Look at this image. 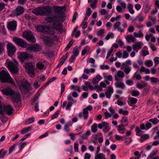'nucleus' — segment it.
Listing matches in <instances>:
<instances>
[{"instance_id":"nucleus-1","label":"nucleus","mask_w":159,"mask_h":159,"mask_svg":"<svg viewBox=\"0 0 159 159\" xmlns=\"http://www.w3.org/2000/svg\"><path fill=\"white\" fill-rule=\"evenodd\" d=\"M2 92L3 94L8 96L15 104H16L20 100V93L15 92L11 87L4 88L2 90Z\"/></svg>"},{"instance_id":"nucleus-2","label":"nucleus","mask_w":159,"mask_h":159,"mask_svg":"<svg viewBox=\"0 0 159 159\" xmlns=\"http://www.w3.org/2000/svg\"><path fill=\"white\" fill-rule=\"evenodd\" d=\"M51 12V9L48 6L38 7L33 9L32 11L33 13L41 16H49L50 15Z\"/></svg>"},{"instance_id":"nucleus-3","label":"nucleus","mask_w":159,"mask_h":159,"mask_svg":"<svg viewBox=\"0 0 159 159\" xmlns=\"http://www.w3.org/2000/svg\"><path fill=\"white\" fill-rule=\"evenodd\" d=\"M38 28L39 29V30L40 31L45 33V34H48L53 35L51 38H52L54 41L58 40V37L57 35H54L55 33V30L54 29L50 28L49 27H43L42 26H39L38 27Z\"/></svg>"},{"instance_id":"nucleus-4","label":"nucleus","mask_w":159,"mask_h":159,"mask_svg":"<svg viewBox=\"0 0 159 159\" xmlns=\"http://www.w3.org/2000/svg\"><path fill=\"white\" fill-rule=\"evenodd\" d=\"M0 80L1 82L8 83L12 84H14L9 73L3 70L0 72Z\"/></svg>"},{"instance_id":"nucleus-5","label":"nucleus","mask_w":159,"mask_h":159,"mask_svg":"<svg viewBox=\"0 0 159 159\" xmlns=\"http://www.w3.org/2000/svg\"><path fill=\"white\" fill-rule=\"evenodd\" d=\"M6 64L10 71L12 73L17 74L19 71L18 64L16 61H11L7 60Z\"/></svg>"},{"instance_id":"nucleus-6","label":"nucleus","mask_w":159,"mask_h":159,"mask_svg":"<svg viewBox=\"0 0 159 159\" xmlns=\"http://www.w3.org/2000/svg\"><path fill=\"white\" fill-rule=\"evenodd\" d=\"M16 80L20 89H23L25 92L30 90V85L26 80L23 79L17 80L16 79Z\"/></svg>"},{"instance_id":"nucleus-7","label":"nucleus","mask_w":159,"mask_h":159,"mask_svg":"<svg viewBox=\"0 0 159 159\" xmlns=\"http://www.w3.org/2000/svg\"><path fill=\"white\" fill-rule=\"evenodd\" d=\"M23 36L28 41L32 43H35L36 39L30 31L26 30L23 33Z\"/></svg>"},{"instance_id":"nucleus-8","label":"nucleus","mask_w":159,"mask_h":159,"mask_svg":"<svg viewBox=\"0 0 159 159\" xmlns=\"http://www.w3.org/2000/svg\"><path fill=\"white\" fill-rule=\"evenodd\" d=\"M7 49L8 55L10 57L14 54L16 50L15 46L11 43H8L7 44Z\"/></svg>"},{"instance_id":"nucleus-9","label":"nucleus","mask_w":159,"mask_h":159,"mask_svg":"<svg viewBox=\"0 0 159 159\" xmlns=\"http://www.w3.org/2000/svg\"><path fill=\"white\" fill-rule=\"evenodd\" d=\"M13 40L16 44L21 47L25 48L27 46V43L26 42L19 38L17 37H13Z\"/></svg>"},{"instance_id":"nucleus-10","label":"nucleus","mask_w":159,"mask_h":159,"mask_svg":"<svg viewBox=\"0 0 159 159\" xmlns=\"http://www.w3.org/2000/svg\"><path fill=\"white\" fill-rule=\"evenodd\" d=\"M18 58L20 62H23L31 59L32 56L26 53L23 52L20 54Z\"/></svg>"},{"instance_id":"nucleus-11","label":"nucleus","mask_w":159,"mask_h":159,"mask_svg":"<svg viewBox=\"0 0 159 159\" xmlns=\"http://www.w3.org/2000/svg\"><path fill=\"white\" fill-rule=\"evenodd\" d=\"M42 48L39 44H35L28 47L26 49L30 51L33 52H39Z\"/></svg>"},{"instance_id":"nucleus-12","label":"nucleus","mask_w":159,"mask_h":159,"mask_svg":"<svg viewBox=\"0 0 159 159\" xmlns=\"http://www.w3.org/2000/svg\"><path fill=\"white\" fill-rule=\"evenodd\" d=\"M117 2L120 3V5L117 6L116 9L117 11L119 12H121L122 10H124L126 7V4L125 2L122 0H117Z\"/></svg>"},{"instance_id":"nucleus-13","label":"nucleus","mask_w":159,"mask_h":159,"mask_svg":"<svg viewBox=\"0 0 159 159\" xmlns=\"http://www.w3.org/2000/svg\"><path fill=\"white\" fill-rule=\"evenodd\" d=\"M17 26V22L13 20L9 21L8 23L7 27L9 30L13 31L15 30Z\"/></svg>"},{"instance_id":"nucleus-14","label":"nucleus","mask_w":159,"mask_h":159,"mask_svg":"<svg viewBox=\"0 0 159 159\" xmlns=\"http://www.w3.org/2000/svg\"><path fill=\"white\" fill-rule=\"evenodd\" d=\"M53 9L55 12L57 13H62L66 11V7L65 6L59 7L55 6H54Z\"/></svg>"},{"instance_id":"nucleus-15","label":"nucleus","mask_w":159,"mask_h":159,"mask_svg":"<svg viewBox=\"0 0 159 159\" xmlns=\"http://www.w3.org/2000/svg\"><path fill=\"white\" fill-rule=\"evenodd\" d=\"M4 111L6 112L8 115H11L14 110L11 106L10 105H7L3 107Z\"/></svg>"},{"instance_id":"nucleus-16","label":"nucleus","mask_w":159,"mask_h":159,"mask_svg":"<svg viewBox=\"0 0 159 159\" xmlns=\"http://www.w3.org/2000/svg\"><path fill=\"white\" fill-rule=\"evenodd\" d=\"M59 18L60 17L59 16H53V19L54 27H55L57 30L60 31L62 29L61 24L60 23H58L57 26L55 25V22H59Z\"/></svg>"},{"instance_id":"nucleus-17","label":"nucleus","mask_w":159,"mask_h":159,"mask_svg":"<svg viewBox=\"0 0 159 159\" xmlns=\"http://www.w3.org/2000/svg\"><path fill=\"white\" fill-rule=\"evenodd\" d=\"M124 76V72L120 70H119L114 76L115 80L116 81H119L120 80L119 78H122Z\"/></svg>"},{"instance_id":"nucleus-18","label":"nucleus","mask_w":159,"mask_h":159,"mask_svg":"<svg viewBox=\"0 0 159 159\" xmlns=\"http://www.w3.org/2000/svg\"><path fill=\"white\" fill-rule=\"evenodd\" d=\"M113 92V88L111 86H108V91L105 93L106 97L109 99H110Z\"/></svg>"},{"instance_id":"nucleus-19","label":"nucleus","mask_w":159,"mask_h":159,"mask_svg":"<svg viewBox=\"0 0 159 159\" xmlns=\"http://www.w3.org/2000/svg\"><path fill=\"white\" fill-rule=\"evenodd\" d=\"M125 38L127 41L128 43L130 42H134L137 41L135 37L134 36H133L132 34L125 35Z\"/></svg>"},{"instance_id":"nucleus-20","label":"nucleus","mask_w":159,"mask_h":159,"mask_svg":"<svg viewBox=\"0 0 159 159\" xmlns=\"http://www.w3.org/2000/svg\"><path fill=\"white\" fill-rule=\"evenodd\" d=\"M115 85L116 88L120 89L122 90L124 89L125 88V84L121 81H117L115 84Z\"/></svg>"},{"instance_id":"nucleus-21","label":"nucleus","mask_w":159,"mask_h":159,"mask_svg":"<svg viewBox=\"0 0 159 159\" xmlns=\"http://www.w3.org/2000/svg\"><path fill=\"white\" fill-rule=\"evenodd\" d=\"M15 12L16 16H19L24 12V9L21 6H19L16 9Z\"/></svg>"},{"instance_id":"nucleus-22","label":"nucleus","mask_w":159,"mask_h":159,"mask_svg":"<svg viewBox=\"0 0 159 159\" xmlns=\"http://www.w3.org/2000/svg\"><path fill=\"white\" fill-rule=\"evenodd\" d=\"M43 39L44 41L49 46H51V44L54 43V41L52 39V38L51 37H44Z\"/></svg>"},{"instance_id":"nucleus-23","label":"nucleus","mask_w":159,"mask_h":159,"mask_svg":"<svg viewBox=\"0 0 159 159\" xmlns=\"http://www.w3.org/2000/svg\"><path fill=\"white\" fill-rule=\"evenodd\" d=\"M121 24L120 21H118L115 23L114 25V28L115 30L117 29L118 31L122 32H124V29H122L120 27V26Z\"/></svg>"},{"instance_id":"nucleus-24","label":"nucleus","mask_w":159,"mask_h":159,"mask_svg":"<svg viewBox=\"0 0 159 159\" xmlns=\"http://www.w3.org/2000/svg\"><path fill=\"white\" fill-rule=\"evenodd\" d=\"M68 57V53H66L65 55L62 56L60 60V62L57 66H61L64 63Z\"/></svg>"},{"instance_id":"nucleus-25","label":"nucleus","mask_w":159,"mask_h":159,"mask_svg":"<svg viewBox=\"0 0 159 159\" xmlns=\"http://www.w3.org/2000/svg\"><path fill=\"white\" fill-rule=\"evenodd\" d=\"M124 126L121 125H119L117 127V130L118 132L121 134H123L124 133L125 131V129Z\"/></svg>"},{"instance_id":"nucleus-26","label":"nucleus","mask_w":159,"mask_h":159,"mask_svg":"<svg viewBox=\"0 0 159 159\" xmlns=\"http://www.w3.org/2000/svg\"><path fill=\"white\" fill-rule=\"evenodd\" d=\"M95 159H107L105 155L103 153L95 154Z\"/></svg>"},{"instance_id":"nucleus-27","label":"nucleus","mask_w":159,"mask_h":159,"mask_svg":"<svg viewBox=\"0 0 159 159\" xmlns=\"http://www.w3.org/2000/svg\"><path fill=\"white\" fill-rule=\"evenodd\" d=\"M141 43V42H136L135 44H133L132 46L133 49L135 50L136 48L140 49L142 47Z\"/></svg>"},{"instance_id":"nucleus-28","label":"nucleus","mask_w":159,"mask_h":159,"mask_svg":"<svg viewBox=\"0 0 159 159\" xmlns=\"http://www.w3.org/2000/svg\"><path fill=\"white\" fill-rule=\"evenodd\" d=\"M128 124V122L127 118L125 116L123 117L121 121V124L120 125L125 126L127 125Z\"/></svg>"},{"instance_id":"nucleus-29","label":"nucleus","mask_w":159,"mask_h":159,"mask_svg":"<svg viewBox=\"0 0 159 159\" xmlns=\"http://www.w3.org/2000/svg\"><path fill=\"white\" fill-rule=\"evenodd\" d=\"M25 68L29 70H33L34 69V66L32 63L30 62L26 63L25 66Z\"/></svg>"},{"instance_id":"nucleus-30","label":"nucleus","mask_w":159,"mask_h":159,"mask_svg":"<svg viewBox=\"0 0 159 159\" xmlns=\"http://www.w3.org/2000/svg\"><path fill=\"white\" fill-rule=\"evenodd\" d=\"M102 79V77L99 75H97L93 79L92 82L93 84H96Z\"/></svg>"},{"instance_id":"nucleus-31","label":"nucleus","mask_w":159,"mask_h":159,"mask_svg":"<svg viewBox=\"0 0 159 159\" xmlns=\"http://www.w3.org/2000/svg\"><path fill=\"white\" fill-rule=\"evenodd\" d=\"M36 66L38 69L41 70L45 69L44 65L41 61H39L36 64Z\"/></svg>"},{"instance_id":"nucleus-32","label":"nucleus","mask_w":159,"mask_h":159,"mask_svg":"<svg viewBox=\"0 0 159 159\" xmlns=\"http://www.w3.org/2000/svg\"><path fill=\"white\" fill-rule=\"evenodd\" d=\"M157 152V149H155L151 152V153L148 156L147 159H150L156 155Z\"/></svg>"},{"instance_id":"nucleus-33","label":"nucleus","mask_w":159,"mask_h":159,"mask_svg":"<svg viewBox=\"0 0 159 159\" xmlns=\"http://www.w3.org/2000/svg\"><path fill=\"white\" fill-rule=\"evenodd\" d=\"M133 34L134 36L136 38H141L143 36V34L141 30H140L138 33L134 32L133 33Z\"/></svg>"},{"instance_id":"nucleus-34","label":"nucleus","mask_w":159,"mask_h":159,"mask_svg":"<svg viewBox=\"0 0 159 159\" xmlns=\"http://www.w3.org/2000/svg\"><path fill=\"white\" fill-rule=\"evenodd\" d=\"M32 129V127L31 126L24 128L21 130V133L23 134H25Z\"/></svg>"},{"instance_id":"nucleus-35","label":"nucleus","mask_w":159,"mask_h":159,"mask_svg":"<svg viewBox=\"0 0 159 159\" xmlns=\"http://www.w3.org/2000/svg\"><path fill=\"white\" fill-rule=\"evenodd\" d=\"M133 77L134 79H136V80H139L142 79L140 73L138 72H136L134 74Z\"/></svg>"},{"instance_id":"nucleus-36","label":"nucleus","mask_w":159,"mask_h":159,"mask_svg":"<svg viewBox=\"0 0 159 159\" xmlns=\"http://www.w3.org/2000/svg\"><path fill=\"white\" fill-rule=\"evenodd\" d=\"M7 152V151L3 149L0 150V158H3Z\"/></svg>"},{"instance_id":"nucleus-37","label":"nucleus","mask_w":159,"mask_h":159,"mask_svg":"<svg viewBox=\"0 0 159 159\" xmlns=\"http://www.w3.org/2000/svg\"><path fill=\"white\" fill-rule=\"evenodd\" d=\"M90 48L88 46L85 47L83 50L81 52V55L82 56H84L87 52H89Z\"/></svg>"},{"instance_id":"nucleus-38","label":"nucleus","mask_w":159,"mask_h":159,"mask_svg":"<svg viewBox=\"0 0 159 159\" xmlns=\"http://www.w3.org/2000/svg\"><path fill=\"white\" fill-rule=\"evenodd\" d=\"M5 43L3 42H0V55L4 52V46Z\"/></svg>"},{"instance_id":"nucleus-39","label":"nucleus","mask_w":159,"mask_h":159,"mask_svg":"<svg viewBox=\"0 0 159 159\" xmlns=\"http://www.w3.org/2000/svg\"><path fill=\"white\" fill-rule=\"evenodd\" d=\"M91 130L94 133H96L97 131V125L96 123L94 124L91 127Z\"/></svg>"},{"instance_id":"nucleus-40","label":"nucleus","mask_w":159,"mask_h":159,"mask_svg":"<svg viewBox=\"0 0 159 159\" xmlns=\"http://www.w3.org/2000/svg\"><path fill=\"white\" fill-rule=\"evenodd\" d=\"M88 111L83 109V118L84 120H86L89 117Z\"/></svg>"},{"instance_id":"nucleus-41","label":"nucleus","mask_w":159,"mask_h":159,"mask_svg":"<svg viewBox=\"0 0 159 159\" xmlns=\"http://www.w3.org/2000/svg\"><path fill=\"white\" fill-rule=\"evenodd\" d=\"M114 37V34L112 32L109 33L105 37V39L107 40H109L110 38L113 39Z\"/></svg>"},{"instance_id":"nucleus-42","label":"nucleus","mask_w":159,"mask_h":159,"mask_svg":"<svg viewBox=\"0 0 159 159\" xmlns=\"http://www.w3.org/2000/svg\"><path fill=\"white\" fill-rule=\"evenodd\" d=\"M129 99L130 102V103L132 104H135L137 101V100L136 98L130 97L129 98Z\"/></svg>"},{"instance_id":"nucleus-43","label":"nucleus","mask_w":159,"mask_h":159,"mask_svg":"<svg viewBox=\"0 0 159 159\" xmlns=\"http://www.w3.org/2000/svg\"><path fill=\"white\" fill-rule=\"evenodd\" d=\"M73 55L75 57H77L79 55L78 48L77 47H75L73 49Z\"/></svg>"},{"instance_id":"nucleus-44","label":"nucleus","mask_w":159,"mask_h":159,"mask_svg":"<svg viewBox=\"0 0 159 159\" xmlns=\"http://www.w3.org/2000/svg\"><path fill=\"white\" fill-rule=\"evenodd\" d=\"M98 0H93L91 3L90 6L93 9H94L96 8Z\"/></svg>"},{"instance_id":"nucleus-45","label":"nucleus","mask_w":159,"mask_h":159,"mask_svg":"<svg viewBox=\"0 0 159 159\" xmlns=\"http://www.w3.org/2000/svg\"><path fill=\"white\" fill-rule=\"evenodd\" d=\"M110 129L109 124L107 123V125H105L103 128V131L105 133H107L109 131Z\"/></svg>"},{"instance_id":"nucleus-46","label":"nucleus","mask_w":159,"mask_h":159,"mask_svg":"<svg viewBox=\"0 0 159 159\" xmlns=\"http://www.w3.org/2000/svg\"><path fill=\"white\" fill-rule=\"evenodd\" d=\"M149 121L152 122L153 125H156L159 121V120L157 118L154 117L150 119Z\"/></svg>"},{"instance_id":"nucleus-47","label":"nucleus","mask_w":159,"mask_h":159,"mask_svg":"<svg viewBox=\"0 0 159 159\" xmlns=\"http://www.w3.org/2000/svg\"><path fill=\"white\" fill-rule=\"evenodd\" d=\"M145 65L148 67H150L153 65V62L151 60H148L145 63Z\"/></svg>"},{"instance_id":"nucleus-48","label":"nucleus","mask_w":159,"mask_h":159,"mask_svg":"<svg viewBox=\"0 0 159 159\" xmlns=\"http://www.w3.org/2000/svg\"><path fill=\"white\" fill-rule=\"evenodd\" d=\"M147 85L145 83H143V84H136V87L139 89H141L144 87H145Z\"/></svg>"},{"instance_id":"nucleus-49","label":"nucleus","mask_w":159,"mask_h":159,"mask_svg":"<svg viewBox=\"0 0 159 159\" xmlns=\"http://www.w3.org/2000/svg\"><path fill=\"white\" fill-rule=\"evenodd\" d=\"M18 145L17 143L14 144L13 145L11 146L9 148V153H11L14 150L15 148Z\"/></svg>"},{"instance_id":"nucleus-50","label":"nucleus","mask_w":159,"mask_h":159,"mask_svg":"<svg viewBox=\"0 0 159 159\" xmlns=\"http://www.w3.org/2000/svg\"><path fill=\"white\" fill-rule=\"evenodd\" d=\"M60 111L59 110H57L55 112L54 114L51 117L52 120H53L55 118H57L59 114Z\"/></svg>"},{"instance_id":"nucleus-51","label":"nucleus","mask_w":159,"mask_h":159,"mask_svg":"<svg viewBox=\"0 0 159 159\" xmlns=\"http://www.w3.org/2000/svg\"><path fill=\"white\" fill-rule=\"evenodd\" d=\"M139 94V92L137 90H133L132 91L131 95L133 96L137 97Z\"/></svg>"},{"instance_id":"nucleus-52","label":"nucleus","mask_w":159,"mask_h":159,"mask_svg":"<svg viewBox=\"0 0 159 159\" xmlns=\"http://www.w3.org/2000/svg\"><path fill=\"white\" fill-rule=\"evenodd\" d=\"M105 125H107V122H103L100 123H99L98 125V127L100 129H102L103 128H104Z\"/></svg>"},{"instance_id":"nucleus-53","label":"nucleus","mask_w":159,"mask_h":159,"mask_svg":"<svg viewBox=\"0 0 159 159\" xmlns=\"http://www.w3.org/2000/svg\"><path fill=\"white\" fill-rule=\"evenodd\" d=\"M131 71V68L130 67L128 66H126L124 70V72L125 74L127 75L129 74Z\"/></svg>"},{"instance_id":"nucleus-54","label":"nucleus","mask_w":159,"mask_h":159,"mask_svg":"<svg viewBox=\"0 0 159 159\" xmlns=\"http://www.w3.org/2000/svg\"><path fill=\"white\" fill-rule=\"evenodd\" d=\"M135 131L136 132V135L138 136H141V134L140 133L142 132V131L139 129V128L137 127L135 128Z\"/></svg>"},{"instance_id":"nucleus-55","label":"nucleus","mask_w":159,"mask_h":159,"mask_svg":"<svg viewBox=\"0 0 159 159\" xmlns=\"http://www.w3.org/2000/svg\"><path fill=\"white\" fill-rule=\"evenodd\" d=\"M138 18L139 21L140 22H142L144 20L145 16L142 14H140L139 15Z\"/></svg>"},{"instance_id":"nucleus-56","label":"nucleus","mask_w":159,"mask_h":159,"mask_svg":"<svg viewBox=\"0 0 159 159\" xmlns=\"http://www.w3.org/2000/svg\"><path fill=\"white\" fill-rule=\"evenodd\" d=\"M78 16V14L76 12H75L74 14V16H73L72 22L73 23H75Z\"/></svg>"},{"instance_id":"nucleus-57","label":"nucleus","mask_w":159,"mask_h":159,"mask_svg":"<svg viewBox=\"0 0 159 159\" xmlns=\"http://www.w3.org/2000/svg\"><path fill=\"white\" fill-rule=\"evenodd\" d=\"M142 55L145 57L149 54L148 51V50L142 49L141 52Z\"/></svg>"},{"instance_id":"nucleus-58","label":"nucleus","mask_w":159,"mask_h":159,"mask_svg":"<svg viewBox=\"0 0 159 159\" xmlns=\"http://www.w3.org/2000/svg\"><path fill=\"white\" fill-rule=\"evenodd\" d=\"M122 54L123 59L129 57V53L125 51H124Z\"/></svg>"},{"instance_id":"nucleus-59","label":"nucleus","mask_w":159,"mask_h":159,"mask_svg":"<svg viewBox=\"0 0 159 159\" xmlns=\"http://www.w3.org/2000/svg\"><path fill=\"white\" fill-rule=\"evenodd\" d=\"M104 30L103 29H100L97 32V35L99 36H101L104 33Z\"/></svg>"},{"instance_id":"nucleus-60","label":"nucleus","mask_w":159,"mask_h":159,"mask_svg":"<svg viewBox=\"0 0 159 159\" xmlns=\"http://www.w3.org/2000/svg\"><path fill=\"white\" fill-rule=\"evenodd\" d=\"M73 105V103L72 102H69L67 105H66V110H70V107L72 106Z\"/></svg>"},{"instance_id":"nucleus-61","label":"nucleus","mask_w":159,"mask_h":159,"mask_svg":"<svg viewBox=\"0 0 159 159\" xmlns=\"http://www.w3.org/2000/svg\"><path fill=\"white\" fill-rule=\"evenodd\" d=\"M56 79V78L55 77H53L49 80H48L45 84V86H46L49 84L50 83L52 82L53 81L55 80Z\"/></svg>"},{"instance_id":"nucleus-62","label":"nucleus","mask_w":159,"mask_h":159,"mask_svg":"<svg viewBox=\"0 0 159 159\" xmlns=\"http://www.w3.org/2000/svg\"><path fill=\"white\" fill-rule=\"evenodd\" d=\"M153 60L155 64L154 66H156L159 63V58L156 57L154 58Z\"/></svg>"},{"instance_id":"nucleus-63","label":"nucleus","mask_w":159,"mask_h":159,"mask_svg":"<svg viewBox=\"0 0 159 159\" xmlns=\"http://www.w3.org/2000/svg\"><path fill=\"white\" fill-rule=\"evenodd\" d=\"M46 21L48 22H53V16L48 17L46 18Z\"/></svg>"},{"instance_id":"nucleus-64","label":"nucleus","mask_w":159,"mask_h":159,"mask_svg":"<svg viewBox=\"0 0 159 159\" xmlns=\"http://www.w3.org/2000/svg\"><path fill=\"white\" fill-rule=\"evenodd\" d=\"M150 9V7L148 3H147L145 5V8L144 9V11L145 13H147Z\"/></svg>"}]
</instances>
